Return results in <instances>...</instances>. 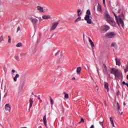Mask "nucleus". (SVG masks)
Returning <instances> with one entry per match:
<instances>
[{
  "instance_id": "37",
  "label": "nucleus",
  "mask_w": 128,
  "mask_h": 128,
  "mask_svg": "<svg viewBox=\"0 0 128 128\" xmlns=\"http://www.w3.org/2000/svg\"><path fill=\"white\" fill-rule=\"evenodd\" d=\"M111 124H112V126H114V128L115 126H114V122H111Z\"/></svg>"
},
{
  "instance_id": "40",
  "label": "nucleus",
  "mask_w": 128,
  "mask_h": 128,
  "mask_svg": "<svg viewBox=\"0 0 128 128\" xmlns=\"http://www.w3.org/2000/svg\"><path fill=\"white\" fill-rule=\"evenodd\" d=\"M116 46V44H114V43H112L111 44V46Z\"/></svg>"
},
{
  "instance_id": "50",
  "label": "nucleus",
  "mask_w": 128,
  "mask_h": 128,
  "mask_svg": "<svg viewBox=\"0 0 128 128\" xmlns=\"http://www.w3.org/2000/svg\"><path fill=\"white\" fill-rule=\"evenodd\" d=\"M126 86L128 88V83H126Z\"/></svg>"
},
{
  "instance_id": "47",
  "label": "nucleus",
  "mask_w": 128,
  "mask_h": 128,
  "mask_svg": "<svg viewBox=\"0 0 128 128\" xmlns=\"http://www.w3.org/2000/svg\"><path fill=\"white\" fill-rule=\"evenodd\" d=\"M120 9H119L118 10V14H120Z\"/></svg>"
},
{
  "instance_id": "19",
  "label": "nucleus",
  "mask_w": 128,
  "mask_h": 128,
  "mask_svg": "<svg viewBox=\"0 0 128 128\" xmlns=\"http://www.w3.org/2000/svg\"><path fill=\"white\" fill-rule=\"evenodd\" d=\"M78 16H80L81 14H82V10L80 9H78L77 10Z\"/></svg>"
},
{
  "instance_id": "24",
  "label": "nucleus",
  "mask_w": 128,
  "mask_h": 128,
  "mask_svg": "<svg viewBox=\"0 0 128 128\" xmlns=\"http://www.w3.org/2000/svg\"><path fill=\"white\" fill-rule=\"evenodd\" d=\"M82 20V18L80 16H78V18L75 20H74V22H80V20Z\"/></svg>"
},
{
  "instance_id": "35",
  "label": "nucleus",
  "mask_w": 128,
  "mask_h": 128,
  "mask_svg": "<svg viewBox=\"0 0 128 128\" xmlns=\"http://www.w3.org/2000/svg\"><path fill=\"white\" fill-rule=\"evenodd\" d=\"M8 42L9 43V44H10V42H11V38H10V36H8Z\"/></svg>"
},
{
  "instance_id": "41",
  "label": "nucleus",
  "mask_w": 128,
  "mask_h": 128,
  "mask_svg": "<svg viewBox=\"0 0 128 128\" xmlns=\"http://www.w3.org/2000/svg\"><path fill=\"white\" fill-rule=\"evenodd\" d=\"M6 96H8V93L5 94L4 98H6Z\"/></svg>"
},
{
  "instance_id": "6",
  "label": "nucleus",
  "mask_w": 128,
  "mask_h": 128,
  "mask_svg": "<svg viewBox=\"0 0 128 128\" xmlns=\"http://www.w3.org/2000/svg\"><path fill=\"white\" fill-rule=\"evenodd\" d=\"M90 16L88 15H86L84 17V20H86L87 24H92V20L90 18Z\"/></svg>"
},
{
  "instance_id": "53",
  "label": "nucleus",
  "mask_w": 128,
  "mask_h": 128,
  "mask_svg": "<svg viewBox=\"0 0 128 128\" xmlns=\"http://www.w3.org/2000/svg\"><path fill=\"white\" fill-rule=\"evenodd\" d=\"M34 96H36H36H38L36 95H34Z\"/></svg>"
},
{
  "instance_id": "18",
  "label": "nucleus",
  "mask_w": 128,
  "mask_h": 128,
  "mask_svg": "<svg viewBox=\"0 0 128 128\" xmlns=\"http://www.w3.org/2000/svg\"><path fill=\"white\" fill-rule=\"evenodd\" d=\"M32 100V98L30 99V108H31L32 106V104H34V100Z\"/></svg>"
},
{
  "instance_id": "13",
  "label": "nucleus",
  "mask_w": 128,
  "mask_h": 128,
  "mask_svg": "<svg viewBox=\"0 0 128 128\" xmlns=\"http://www.w3.org/2000/svg\"><path fill=\"white\" fill-rule=\"evenodd\" d=\"M42 18L44 20H50V18H51L50 16L49 15H44Z\"/></svg>"
},
{
  "instance_id": "9",
  "label": "nucleus",
  "mask_w": 128,
  "mask_h": 128,
  "mask_svg": "<svg viewBox=\"0 0 128 128\" xmlns=\"http://www.w3.org/2000/svg\"><path fill=\"white\" fill-rule=\"evenodd\" d=\"M104 86L105 90H106L108 92V90H110L108 88V83L106 82H104Z\"/></svg>"
},
{
  "instance_id": "20",
  "label": "nucleus",
  "mask_w": 128,
  "mask_h": 128,
  "mask_svg": "<svg viewBox=\"0 0 128 128\" xmlns=\"http://www.w3.org/2000/svg\"><path fill=\"white\" fill-rule=\"evenodd\" d=\"M116 66H120V59L116 58Z\"/></svg>"
},
{
  "instance_id": "12",
  "label": "nucleus",
  "mask_w": 128,
  "mask_h": 128,
  "mask_svg": "<svg viewBox=\"0 0 128 128\" xmlns=\"http://www.w3.org/2000/svg\"><path fill=\"white\" fill-rule=\"evenodd\" d=\"M37 10L40 12H44V8L40 6H37Z\"/></svg>"
},
{
  "instance_id": "22",
  "label": "nucleus",
  "mask_w": 128,
  "mask_h": 128,
  "mask_svg": "<svg viewBox=\"0 0 128 128\" xmlns=\"http://www.w3.org/2000/svg\"><path fill=\"white\" fill-rule=\"evenodd\" d=\"M81 70H82V68H80V67L77 68L76 72H77L78 74H80Z\"/></svg>"
},
{
  "instance_id": "49",
  "label": "nucleus",
  "mask_w": 128,
  "mask_h": 128,
  "mask_svg": "<svg viewBox=\"0 0 128 128\" xmlns=\"http://www.w3.org/2000/svg\"><path fill=\"white\" fill-rule=\"evenodd\" d=\"M126 104V102H124V106H125Z\"/></svg>"
},
{
  "instance_id": "51",
  "label": "nucleus",
  "mask_w": 128,
  "mask_h": 128,
  "mask_svg": "<svg viewBox=\"0 0 128 128\" xmlns=\"http://www.w3.org/2000/svg\"><path fill=\"white\" fill-rule=\"evenodd\" d=\"M126 78H127V80H128V75H127V76H126Z\"/></svg>"
},
{
  "instance_id": "10",
  "label": "nucleus",
  "mask_w": 128,
  "mask_h": 128,
  "mask_svg": "<svg viewBox=\"0 0 128 128\" xmlns=\"http://www.w3.org/2000/svg\"><path fill=\"white\" fill-rule=\"evenodd\" d=\"M30 20H31L33 24H38V20H36V18H30Z\"/></svg>"
},
{
  "instance_id": "17",
  "label": "nucleus",
  "mask_w": 128,
  "mask_h": 128,
  "mask_svg": "<svg viewBox=\"0 0 128 128\" xmlns=\"http://www.w3.org/2000/svg\"><path fill=\"white\" fill-rule=\"evenodd\" d=\"M43 122L45 126H46V115H45L43 118Z\"/></svg>"
},
{
  "instance_id": "26",
  "label": "nucleus",
  "mask_w": 128,
  "mask_h": 128,
  "mask_svg": "<svg viewBox=\"0 0 128 128\" xmlns=\"http://www.w3.org/2000/svg\"><path fill=\"white\" fill-rule=\"evenodd\" d=\"M20 88H24V82H20Z\"/></svg>"
},
{
  "instance_id": "1",
  "label": "nucleus",
  "mask_w": 128,
  "mask_h": 128,
  "mask_svg": "<svg viewBox=\"0 0 128 128\" xmlns=\"http://www.w3.org/2000/svg\"><path fill=\"white\" fill-rule=\"evenodd\" d=\"M113 12V14H114L115 16L116 22L118 26H120V24H121L122 27L123 28H124V14L122 13L121 15L119 16H118L119 18H118L116 14V13H114V12Z\"/></svg>"
},
{
  "instance_id": "39",
  "label": "nucleus",
  "mask_w": 128,
  "mask_h": 128,
  "mask_svg": "<svg viewBox=\"0 0 128 128\" xmlns=\"http://www.w3.org/2000/svg\"><path fill=\"white\" fill-rule=\"evenodd\" d=\"M116 96H120V91H118L117 92Z\"/></svg>"
},
{
  "instance_id": "42",
  "label": "nucleus",
  "mask_w": 128,
  "mask_h": 128,
  "mask_svg": "<svg viewBox=\"0 0 128 128\" xmlns=\"http://www.w3.org/2000/svg\"><path fill=\"white\" fill-rule=\"evenodd\" d=\"M122 84H124L125 86L126 84V82L124 81L122 82Z\"/></svg>"
},
{
  "instance_id": "15",
  "label": "nucleus",
  "mask_w": 128,
  "mask_h": 128,
  "mask_svg": "<svg viewBox=\"0 0 128 128\" xmlns=\"http://www.w3.org/2000/svg\"><path fill=\"white\" fill-rule=\"evenodd\" d=\"M117 106H118V110L119 112V114H120V116H122V112H120V104H118V102H117Z\"/></svg>"
},
{
  "instance_id": "36",
  "label": "nucleus",
  "mask_w": 128,
  "mask_h": 128,
  "mask_svg": "<svg viewBox=\"0 0 128 128\" xmlns=\"http://www.w3.org/2000/svg\"><path fill=\"white\" fill-rule=\"evenodd\" d=\"M110 122H114V120H112V118L110 117Z\"/></svg>"
},
{
  "instance_id": "11",
  "label": "nucleus",
  "mask_w": 128,
  "mask_h": 128,
  "mask_svg": "<svg viewBox=\"0 0 128 128\" xmlns=\"http://www.w3.org/2000/svg\"><path fill=\"white\" fill-rule=\"evenodd\" d=\"M103 72H104V74H108V68L106 64H104L102 66Z\"/></svg>"
},
{
  "instance_id": "52",
  "label": "nucleus",
  "mask_w": 128,
  "mask_h": 128,
  "mask_svg": "<svg viewBox=\"0 0 128 128\" xmlns=\"http://www.w3.org/2000/svg\"><path fill=\"white\" fill-rule=\"evenodd\" d=\"M38 100H40V98L38 97Z\"/></svg>"
},
{
  "instance_id": "25",
  "label": "nucleus",
  "mask_w": 128,
  "mask_h": 128,
  "mask_svg": "<svg viewBox=\"0 0 128 128\" xmlns=\"http://www.w3.org/2000/svg\"><path fill=\"white\" fill-rule=\"evenodd\" d=\"M64 98H66V100H68V94L66 92H64Z\"/></svg>"
},
{
  "instance_id": "54",
  "label": "nucleus",
  "mask_w": 128,
  "mask_h": 128,
  "mask_svg": "<svg viewBox=\"0 0 128 128\" xmlns=\"http://www.w3.org/2000/svg\"><path fill=\"white\" fill-rule=\"evenodd\" d=\"M97 71H98V70L97 69Z\"/></svg>"
},
{
  "instance_id": "16",
  "label": "nucleus",
  "mask_w": 128,
  "mask_h": 128,
  "mask_svg": "<svg viewBox=\"0 0 128 128\" xmlns=\"http://www.w3.org/2000/svg\"><path fill=\"white\" fill-rule=\"evenodd\" d=\"M104 16L106 18V19L110 18V16L108 11H105Z\"/></svg>"
},
{
  "instance_id": "4",
  "label": "nucleus",
  "mask_w": 128,
  "mask_h": 128,
  "mask_svg": "<svg viewBox=\"0 0 128 128\" xmlns=\"http://www.w3.org/2000/svg\"><path fill=\"white\" fill-rule=\"evenodd\" d=\"M116 34H114V32H108L105 34V38H112L114 36H116Z\"/></svg>"
},
{
  "instance_id": "38",
  "label": "nucleus",
  "mask_w": 128,
  "mask_h": 128,
  "mask_svg": "<svg viewBox=\"0 0 128 128\" xmlns=\"http://www.w3.org/2000/svg\"><path fill=\"white\" fill-rule=\"evenodd\" d=\"M19 30H20V26H18V29H17V32H18Z\"/></svg>"
},
{
  "instance_id": "21",
  "label": "nucleus",
  "mask_w": 128,
  "mask_h": 128,
  "mask_svg": "<svg viewBox=\"0 0 128 128\" xmlns=\"http://www.w3.org/2000/svg\"><path fill=\"white\" fill-rule=\"evenodd\" d=\"M97 10L100 12H102V6L100 4H98Z\"/></svg>"
},
{
  "instance_id": "48",
  "label": "nucleus",
  "mask_w": 128,
  "mask_h": 128,
  "mask_svg": "<svg viewBox=\"0 0 128 128\" xmlns=\"http://www.w3.org/2000/svg\"><path fill=\"white\" fill-rule=\"evenodd\" d=\"M72 80H76V78L74 77L73 78H72Z\"/></svg>"
},
{
  "instance_id": "7",
  "label": "nucleus",
  "mask_w": 128,
  "mask_h": 128,
  "mask_svg": "<svg viewBox=\"0 0 128 128\" xmlns=\"http://www.w3.org/2000/svg\"><path fill=\"white\" fill-rule=\"evenodd\" d=\"M110 30V26L108 25L104 26V27H102L101 32H108Z\"/></svg>"
},
{
  "instance_id": "23",
  "label": "nucleus",
  "mask_w": 128,
  "mask_h": 128,
  "mask_svg": "<svg viewBox=\"0 0 128 128\" xmlns=\"http://www.w3.org/2000/svg\"><path fill=\"white\" fill-rule=\"evenodd\" d=\"M20 78V74H16V76L14 78V82H16L17 78Z\"/></svg>"
},
{
  "instance_id": "30",
  "label": "nucleus",
  "mask_w": 128,
  "mask_h": 128,
  "mask_svg": "<svg viewBox=\"0 0 128 128\" xmlns=\"http://www.w3.org/2000/svg\"><path fill=\"white\" fill-rule=\"evenodd\" d=\"M50 102L52 106V104H54V100H52V97H50Z\"/></svg>"
},
{
  "instance_id": "55",
  "label": "nucleus",
  "mask_w": 128,
  "mask_h": 128,
  "mask_svg": "<svg viewBox=\"0 0 128 128\" xmlns=\"http://www.w3.org/2000/svg\"><path fill=\"white\" fill-rule=\"evenodd\" d=\"M32 94L34 96V92H32Z\"/></svg>"
},
{
  "instance_id": "28",
  "label": "nucleus",
  "mask_w": 128,
  "mask_h": 128,
  "mask_svg": "<svg viewBox=\"0 0 128 128\" xmlns=\"http://www.w3.org/2000/svg\"><path fill=\"white\" fill-rule=\"evenodd\" d=\"M86 16H90V10H87L86 12Z\"/></svg>"
},
{
  "instance_id": "3",
  "label": "nucleus",
  "mask_w": 128,
  "mask_h": 128,
  "mask_svg": "<svg viewBox=\"0 0 128 128\" xmlns=\"http://www.w3.org/2000/svg\"><path fill=\"white\" fill-rule=\"evenodd\" d=\"M106 22H108V24H110L112 26H116V22L114 20V19L110 17L109 18H106Z\"/></svg>"
},
{
  "instance_id": "14",
  "label": "nucleus",
  "mask_w": 128,
  "mask_h": 128,
  "mask_svg": "<svg viewBox=\"0 0 128 128\" xmlns=\"http://www.w3.org/2000/svg\"><path fill=\"white\" fill-rule=\"evenodd\" d=\"M89 42H90V44L92 48V50H94V42H92V40H90V38H89Z\"/></svg>"
},
{
  "instance_id": "27",
  "label": "nucleus",
  "mask_w": 128,
  "mask_h": 128,
  "mask_svg": "<svg viewBox=\"0 0 128 128\" xmlns=\"http://www.w3.org/2000/svg\"><path fill=\"white\" fill-rule=\"evenodd\" d=\"M60 50H58V52H57L55 54V56H56L58 55V54H60V58H62V54H60Z\"/></svg>"
},
{
  "instance_id": "33",
  "label": "nucleus",
  "mask_w": 128,
  "mask_h": 128,
  "mask_svg": "<svg viewBox=\"0 0 128 128\" xmlns=\"http://www.w3.org/2000/svg\"><path fill=\"white\" fill-rule=\"evenodd\" d=\"M82 122H84V118H81L79 124H82Z\"/></svg>"
},
{
  "instance_id": "5",
  "label": "nucleus",
  "mask_w": 128,
  "mask_h": 128,
  "mask_svg": "<svg viewBox=\"0 0 128 128\" xmlns=\"http://www.w3.org/2000/svg\"><path fill=\"white\" fill-rule=\"evenodd\" d=\"M58 26V22H54L52 24V26L50 28V31L54 30H56V26Z\"/></svg>"
},
{
  "instance_id": "31",
  "label": "nucleus",
  "mask_w": 128,
  "mask_h": 128,
  "mask_svg": "<svg viewBox=\"0 0 128 128\" xmlns=\"http://www.w3.org/2000/svg\"><path fill=\"white\" fill-rule=\"evenodd\" d=\"M125 72H128V64L126 65V68L124 70Z\"/></svg>"
},
{
  "instance_id": "2",
  "label": "nucleus",
  "mask_w": 128,
  "mask_h": 128,
  "mask_svg": "<svg viewBox=\"0 0 128 128\" xmlns=\"http://www.w3.org/2000/svg\"><path fill=\"white\" fill-rule=\"evenodd\" d=\"M110 74L115 76V80H118L120 78H122V72L118 69L112 68L111 70H110Z\"/></svg>"
},
{
  "instance_id": "8",
  "label": "nucleus",
  "mask_w": 128,
  "mask_h": 128,
  "mask_svg": "<svg viewBox=\"0 0 128 128\" xmlns=\"http://www.w3.org/2000/svg\"><path fill=\"white\" fill-rule=\"evenodd\" d=\"M5 110H8V112H10V110H12V107L10 106V104H7L5 105Z\"/></svg>"
},
{
  "instance_id": "45",
  "label": "nucleus",
  "mask_w": 128,
  "mask_h": 128,
  "mask_svg": "<svg viewBox=\"0 0 128 128\" xmlns=\"http://www.w3.org/2000/svg\"><path fill=\"white\" fill-rule=\"evenodd\" d=\"M15 58H16V60H18V56H15Z\"/></svg>"
},
{
  "instance_id": "32",
  "label": "nucleus",
  "mask_w": 128,
  "mask_h": 128,
  "mask_svg": "<svg viewBox=\"0 0 128 128\" xmlns=\"http://www.w3.org/2000/svg\"><path fill=\"white\" fill-rule=\"evenodd\" d=\"M104 120H102V122H100V126H102V128H104Z\"/></svg>"
},
{
  "instance_id": "44",
  "label": "nucleus",
  "mask_w": 128,
  "mask_h": 128,
  "mask_svg": "<svg viewBox=\"0 0 128 128\" xmlns=\"http://www.w3.org/2000/svg\"><path fill=\"white\" fill-rule=\"evenodd\" d=\"M103 0V4H106V0Z\"/></svg>"
},
{
  "instance_id": "43",
  "label": "nucleus",
  "mask_w": 128,
  "mask_h": 128,
  "mask_svg": "<svg viewBox=\"0 0 128 128\" xmlns=\"http://www.w3.org/2000/svg\"><path fill=\"white\" fill-rule=\"evenodd\" d=\"M12 74H14V73L16 72V70H12Z\"/></svg>"
},
{
  "instance_id": "34",
  "label": "nucleus",
  "mask_w": 128,
  "mask_h": 128,
  "mask_svg": "<svg viewBox=\"0 0 128 128\" xmlns=\"http://www.w3.org/2000/svg\"><path fill=\"white\" fill-rule=\"evenodd\" d=\"M2 40H4V36H2L0 37V42H2Z\"/></svg>"
},
{
  "instance_id": "29",
  "label": "nucleus",
  "mask_w": 128,
  "mask_h": 128,
  "mask_svg": "<svg viewBox=\"0 0 128 128\" xmlns=\"http://www.w3.org/2000/svg\"><path fill=\"white\" fill-rule=\"evenodd\" d=\"M16 48H20V46H22V43H18L16 45Z\"/></svg>"
},
{
  "instance_id": "46",
  "label": "nucleus",
  "mask_w": 128,
  "mask_h": 128,
  "mask_svg": "<svg viewBox=\"0 0 128 128\" xmlns=\"http://www.w3.org/2000/svg\"><path fill=\"white\" fill-rule=\"evenodd\" d=\"M108 76L110 78H111L112 77H110V74H108Z\"/></svg>"
}]
</instances>
